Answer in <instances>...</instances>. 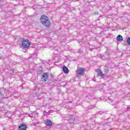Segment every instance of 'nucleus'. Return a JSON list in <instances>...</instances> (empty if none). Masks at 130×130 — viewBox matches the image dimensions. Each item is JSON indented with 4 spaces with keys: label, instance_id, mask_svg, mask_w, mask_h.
I'll list each match as a JSON object with an SVG mask.
<instances>
[{
    "label": "nucleus",
    "instance_id": "f257e3e1",
    "mask_svg": "<svg viewBox=\"0 0 130 130\" xmlns=\"http://www.w3.org/2000/svg\"><path fill=\"white\" fill-rule=\"evenodd\" d=\"M41 22L45 27H50V20L46 15H42L41 17Z\"/></svg>",
    "mask_w": 130,
    "mask_h": 130
},
{
    "label": "nucleus",
    "instance_id": "f03ea898",
    "mask_svg": "<svg viewBox=\"0 0 130 130\" xmlns=\"http://www.w3.org/2000/svg\"><path fill=\"white\" fill-rule=\"evenodd\" d=\"M30 43L29 41L27 40H24L22 42V47L23 48H25L26 49H28L30 46Z\"/></svg>",
    "mask_w": 130,
    "mask_h": 130
},
{
    "label": "nucleus",
    "instance_id": "7ed1b4c3",
    "mask_svg": "<svg viewBox=\"0 0 130 130\" xmlns=\"http://www.w3.org/2000/svg\"><path fill=\"white\" fill-rule=\"evenodd\" d=\"M48 74L44 73V74L42 75V81H43V82H46V81H47L48 79Z\"/></svg>",
    "mask_w": 130,
    "mask_h": 130
},
{
    "label": "nucleus",
    "instance_id": "20e7f679",
    "mask_svg": "<svg viewBox=\"0 0 130 130\" xmlns=\"http://www.w3.org/2000/svg\"><path fill=\"white\" fill-rule=\"evenodd\" d=\"M19 130H26L27 126L25 124H21L19 126Z\"/></svg>",
    "mask_w": 130,
    "mask_h": 130
},
{
    "label": "nucleus",
    "instance_id": "39448f33",
    "mask_svg": "<svg viewBox=\"0 0 130 130\" xmlns=\"http://www.w3.org/2000/svg\"><path fill=\"white\" fill-rule=\"evenodd\" d=\"M84 70L83 69L80 68L78 69L77 73L78 75H83V74H84Z\"/></svg>",
    "mask_w": 130,
    "mask_h": 130
},
{
    "label": "nucleus",
    "instance_id": "423d86ee",
    "mask_svg": "<svg viewBox=\"0 0 130 130\" xmlns=\"http://www.w3.org/2000/svg\"><path fill=\"white\" fill-rule=\"evenodd\" d=\"M45 124L48 126H51L52 125V121L50 120H47L45 122Z\"/></svg>",
    "mask_w": 130,
    "mask_h": 130
},
{
    "label": "nucleus",
    "instance_id": "0eeeda50",
    "mask_svg": "<svg viewBox=\"0 0 130 130\" xmlns=\"http://www.w3.org/2000/svg\"><path fill=\"white\" fill-rule=\"evenodd\" d=\"M116 40L118 42L122 41V40H123V38H122L121 35H119L116 38Z\"/></svg>",
    "mask_w": 130,
    "mask_h": 130
},
{
    "label": "nucleus",
    "instance_id": "6e6552de",
    "mask_svg": "<svg viewBox=\"0 0 130 130\" xmlns=\"http://www.w3.org/2000/svg\"><path fill=\"white\" fill-rule=\"evenodd\" d=\"M62 70L64 74H68L69 69H68L66 66H63L62 68Z\"/></svg>",
    "mask_w": 130,
    "mask_h": 130
},
{
    "label": "nucleus",
    "instance_id": "1a4fd4ad",
    "mask_svg": "<svg viewBox=\"0 0 130 130\" xmlns=\"http://www.w3.org/2000/svg\"><path fill=\"white\" fill-rule=\"evenodd\" d=\"M96 73H98V75L100 77H102L103 76H104V74H103V73H102V72L101 71V70L98 69L96 71Z\"/></svg>",
    "mask_w": 130,
    "mask_h": 130
},
{
    "label": "nucleus",
    "instance_id": "9d476101",
    "mask_svg": "<svg viewBox=\"0 0 130 130\" xmlns=\"http://www.w3.org/2000/svg\"><path fill=\"white\" fill-rule=\"evenodd\" d=\"M105 73H109V70L108 69V68L106 67L104 69Z\"/></svg>",
    "mask_w": 130,
    "mask_h": 130
},
{
    "label": "nucleus",
    "instance_id": "9b49d317",
    "mask_svg": "<svg viewBox=\"0 0 130 130\" xmlns=\"http://www.w3.org/2000/svg\"><path fill=\"white\" fill-rule=\"evenodd\" d=\"M127 43H128L129 44V45H130V38H128L127 40Z\"/></svg>",
    "mask_w": 130,
    "mask_h": 130
},
{
    "label": "nucleus",
    "instance_id": "f8f14e48",
    "mask_svg": "<svg viewBox=\"0 0 130 130\" xmlns=\"http://www.w3.org/2000/svg\"><path fill=\"white\" fill-rule=\"evenodd\" d=\"M127 111H130V106H128L126 108Z\"/></svg>",
    "mask_w": 130,
    "mask_h": 130
},
{
    "label": "nucleus",
    "instance_id": "ddd939ff",
    "mask_svg": "<svg viewBox=\"0 0 130 130\" xmlns=\"http://www.w3.org/2000/svg\"><path fill=\"white\" fill-rule=\"evenodd\" d=\"M98 14L99 13L97 12H94V15H98Z\"/></svg>",
    "mask_w": 130,
    "mask_h": 130
},
{
    "label": "nucleus",
    "instance_id": "4468645a",
    "mask_svg": "<svg viewBox=\"0 0 130 130\" xmlns=\"http://www.w3.org/2000/svg\"><path fill=\"white\" fill-rule=\"evenodd\" d=\"M41 72H42V68H41Z\"/></svg>",
    "mask_w": 130,
    "mask_h": 130
},
{
    "label": "nucleus",
    "instance_id": "2eb2a0df",
    "mask_svg": "<svg viewBox=\"0 0 130 130\" xmlns=\"http://www.w3.org/2000/svg\"><path fill=\"white\" fill-rule=\"evenodd\" d=\"M93 81H94V82H95V81H96V80H93Z\"/></svg>",
    "mask_w": 130,
    "mask_h": 130
}]
</instances>
